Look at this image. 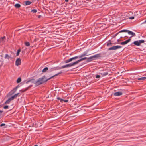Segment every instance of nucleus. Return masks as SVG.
I'll return each instance as SVG.
<instances>
[{
  "label": "nucleus",
  "instance_id": "nucleus-21",
  "mask_svg": "<svg viewBox=\"0 0 146 146\" xmlns=\"http://www.w3.org/2000/svg\"><path fill=\"white\" fill-rule=\"evenodd\" d=\"M21 81V78H19L17 80V83H19Z\"/></svg>",
  "mask_w": 146,
  "mask_h": 146
},
{
  "label": "nucleus",
  "instance_id": "nucleus-27",
  "mask_svg": "<svg viewBox=\"0 0 146 146\" xmlns=\"http://www.w3.org/2000/svg\"><path fill=\"white\" fill-rule=\"evenodd\" d=\"M112 44L111 43H108L107 44V45L108 46H111V45Z\"/></svg>",
  "mask_w": 146,
  "mask_h": 146
},
{
  "label": "nucleus",
  "instance_id": "nucleus-11",
  "mask_svg": "<svg viewBox=\"0 0 146 146\" xmlns=\"http://www.w3.org/2000/svg\"><path fill=\"white\" fill-rule=\"evenodd\" d=\"M131 37H130L129 39L128 40H126V41L121 42V45H125V44H127L131 40Z\"/></svg>",
  "mask_w": 146,
  "mask_h": 146
},
{
  "label": "nucleus",
  "instance_id": "nucleus-29",
  "mask_svg": "<svg viewBox=\"0 0 146 146\" xmlns=\"http://www.w3.org/2000/svg\"><path fill=\"white\" fill-rule=\"evenodd\" d=\"M8 108V106L6 105L3 108L4 109H7Z\"/></svg>",
  "mask_w": 146,
  "mask_h": 146
},
{
  "label": "nucleus",
  "instance_id": "nucleus-24",
  "mask_svg": "<svg viewBox=\"0 0 146 146\" xmlns=\"http://www.w3.org/2000/svg\"><path fill=\"white\" fill-rule=\"evenodd\" d=\"M5 59H8L9 58V56L8 54H6L5 56Z\"/></svg>",
  "mask_w": 146,
  "mask_h": 146
},
{
  "label": "nucleus",
  "instance_id": "nucleus-13",
  "mask_svg": "<svg viewBox=\"0 0 146 146\" xmlns=\"http://www.w3.org/2000/svg\"><path fill=\"white\" fill-rule=\"evenodd\" d=\"M87 57H84V58H82L81 59H80V60H78L77 61H76L77 62V64H78L81 61H82L83 60H84L85 59H87Z\"/></svg>",
  "mask_w": 146,
  "mask_h": 146
},
{
  "label": "nucleus",
  "instance_id": "nucleus-20",
  "mask_svg": "<svg viewBox=\"0 0 146 146\" xmlns=\"http://www.w3.org/2000/svg\"><path fill=\"white\" fill-rule=\"evenodd\" d=\"M25 44L26 46H30V43L28 42H25Z\"/></svg>",
  "mask_w": 146,
  "mask_h": 146
},
{
  "label": "nucleus",
  "instance_id": "nucleus-22",
  "mask_svg": "<svg viewBox=\"0 0 146 146\" xmlns=\"http://www.w3.org/2000/svg\"><path fill=\"white\" fill-rule=\"evenodd\" d=\"M48 69V68L47 67L45 68L43 70L42 72H46L47 70Z\"/></svg>",
  "mask_w": 146,
  "mask_h": 146
},
{
  "label": "nucleus",
  "instance_id": "nucleus-32",
  "mask_svg": "<svg viewBox=\"0 0 146 146\" xmlns=\"http://www.w3.org/2000/svg\"><path fill=\"white\" fill-rule=\"evenodd\" d=\"M3 112V111H0V116L1 115L2 112Z\"/></svg>",
  "mask_w": 146,
  "mask_h": 146
},
{
  "label": "nucleus",
  "instance_id": "nucleus-28",
  "mask_svg": "<svg viewBox=\"0 0 146 146\" xmlns=\"http://www.w3.org/2000/svg\"><path fill=\"white\" fill-rule=\"evenodd\" d=\"M66 65H64V66H62L61 67V68H67V66H66Z\"/></svg>",
  "mask_w": 146,
  "mask_h": 146
},
{
  "label": "nucleus",
  "instance_id": "nucleus-7",
  "mask_svg": "<svg viewBox=\"0 0 146 146\" xmlns=\"http://www.w3.org/2000/svg\"><path fill=\"white\" fill-rule=\"evenodd\" d=\"M144 42V40H141L139 41H135L133 43L136 45L139 46L140 45V44H141L143 43Z\"/></svg>",
  "mask_w": 146,
  "mask_h": 146
},
{
  "label": "nucleus",
  "instance_id": "nucleus-14",
  "mask_svg": "<svg viewBox=\"0 0 146 146\" xmlns=\"http://www.w3.org/2000/svg\"><path fill=\"white\" fill-rule=\"evenodd\" d=\"M57 99L60 100V102H62L63 101H64V102H68V100H64L60 97H58L57 98Z\"/></svg>",
  "mask_w": 146,
  "mask_h": 146
},
{
  "label": "nucleus",
  "instance_id": "nucleus-31",
  "mask_svg": "<svg viewBox=\"0 0 146 146\" xmlns=\"http://www.w3.org/2000/svg\"><path fill=\"white\" fill-rule=\"evenodd\" d=\"M100 77V75H97L96 76V78H99Z\"/></svg>",
  "mask_w": 146,
  "mask_h": 146
},
{
  "label": "nucleus",
  "instance_id": "nucleus-6",
  "mask_svg": "<svg viewBox=\"0 0 146 146\" xmlns=\"http://www.w3.org/2000/svg\"><path fill=\"white\" fill-rule=\"evenodd\" d=\"M19 94V93H17V94H15L14 95L12 96L9 99L7 100L5 103V104H9L10 102L14 99L15 98H16L17 96Z\"/></svg>",
  "mask_w": 146,
  "mask_h": 146
},
{
  "label": "nucleus",
  "instance_id": "nucleus-15",
  "mask_svg": "<svg viewBox=\"0 0 146 146\" xmlns=\"http://www.w3.org/2000/svg\"><path fill=\"white\" fill-rule=\"evenodd\" d=\"M18 88V87L17 86L15 88H14L13 90L11 91V93L12 94H13L16 92Z\"/></svg>",
  "mask_w": 146,
  "mask_h": 146
},
{
  "label": "nucleus",
  "instance_id": "nucleus-34",
  "mask_svg": "<svg viewBox=\"0 0 146 146\" xmlns=\"http://www.w3.org/2000/svg\"><path fill=\"white\" fill-rule=\"evenodd\" d=\"M5 38V37H2L1 39V40H3V39H4Z\"/></svg>",
  "mask_w": 146,
  "mask_h": 146
},
{
  "label": "nucleus",
  "instance_id": "nucleus-18",
  "mask_svg": "<svg viewBox=\"0 0 146 146\" xmlns=\"http://www.w3.org/2000/svg\"><path fill=\"white\" fill-rule=\"evenodd\" d=\"M20 6V5L19 4L17 3L15 5V7L16 8H19Z\"/></svg>",
  "mask_w": 146,
  "mask_h": 146
},
{
  "label": "nucleus",
  "instance_id": "nucleus-8",
  "mask_svg": "<svg viewBox=\"0 0 146 146\" xmlns=\"http://www.w3.org/2000/svg\"><path fill=\"white\" fill-rule=\"evenodd\" d=\"M122 47L119 46H113L109 48L108 49L109 50H116L118 49L121 48Z\"/></svg>",
  "mask_w": 146,
  "mask_h": 146
},
{
  "label": "nucleus",
  "instance_id": "nucleus-5",
  "mask_svg": "<svg viewBox=\"0 0 146 146\" xmlns=\"http://www.w3.org/2000/svg\"><path fill=\"white\" fill-rule=\"evenodd\" d=\"M123 32H127L129 34L132 35V36H135V34L134 33H133V32L131 31H129V30H121L120 31H119V32L117 33V35L119 33Z\"/></svg>",
  "mask_w": 146,
  "mask_h": 146
},
{
  "label": "nucleus",
  "instance_id": "nucleus-2",
  "mask_svg": "<svg viewBox=\"0 0 146 146\" xmlns=\"http://www.w3.org/2000/svg\"><path fill=\"white\" fill-rule=\"evenodd\" d=\"M87 56V53H84V54L81 55L79 56H76L66 60L65 61V63H69L73 60L76 59L78 58H81L85 56Z\"/></svg>",
  "mask_w": 146,
  "mask_h": 146
},
{
  "label": "nucleus",
  "instance_id": "nucleus-23",
  "mask_svg": "<svg viewBox=\"0 0 146 146\" xmlns=\"http://www.w3.org/2000/svg\"><path fill=\"white\" fill-rule=\"evenodd\" d=\"M28 89V88H26L24 90H21L20 91H21V92H24L25 91H26Z\"/></svg>",
  "mask_w": 146,
  "mask_h": 146
},
{
  "label": "nucleus",
  "instance_id": "nucleus-10",
  "mask_svg": "<svg viewBox=\"0 0 146 146\" xmlns=\"http://www.w3.org/2000/svg\"><path fill=\"white\" fill-rule=\"evenodd\" d=\"M21 60L20 58H17L15 62V65L18 66L21 64Z\"/></svg>",
  "mask_w": 146,
  "mask_h": 146
},
{
  "label": "nucleus",
  "instance_id": "nucleus-19",
  "mask_svg": "<svg viewBox=\"0 0 146 146\" xmlns=\"http://www.w3.org/2000/svg\"><path fill=\"white\" fill-rule=\"evenodd\" d=\"M108 73L107 72H104L103 73H101V74L102 76H106V75H108Z\"/></svg>",
  "mask_w": 146,
  "mask_h": 146
},
{
  "label": "nucleus",
  "instance_id": "nucleus-38",
  "mask_svg": "<svg viewBox=\"0 0 146 146\" xmlns=\"http://www.w3.org/2000/svg\"><path fill=\"white\" fill-rule=\"evenodd\" d=\"M34 146H38L37 145H34Z\"/></svg>",
  "mask_w": 146,
  "mask_h": 146
},
{
  "label": "nucleus",
  "instance_id": "nucleus-36",
  "mask_svg": "<svg viewBox=\"0 0 146 146\" xmlns=\"http://www.w3.org/2000/svg\"><path fill=\"white\" fill-rule=\"evenodd\" d=\"M68 0H65V1L66 2H68Z\"/></svg>",
  "mask_w": 146,
  "mask_h": 146
},
{
  "label": "nucleus",
  "instance_id": "nucleus-25",
  "mask_svg": "<svg viewBox=\"0 0 146 146\" xmlns=\"http://www.w3.org/2000/svg\"><path fill=\"white\" fill-rule=\"evenodd\" d=\"M21 51V50L20 49H19L17 50V55L18 56L19 55V53Z\"/></svg>",
  "mask_w": 146,
  "mask_h": 146
},
{
  "label": "nucleus",
  "instance_id": "nucleus-1",
  "mask_svg": "<svg viewBox=\"0 0 146 146\" xmlns=\"http://www.w3.org/2000/svg\"><path fill=\"white\" fill-rule=\"evenodd\" d=\"M62 72L58 73L51 77L48 79H46L45 76H43L42 77L38 79L37 81H35V85L36 86H38L41 84L47 81L48 80L50 79L55 76L58 75L59 74H61Z\"/></svg>",
  "mask_w": 146,
  "mask_h": 146
},
{
  "label": "nucleus",
  "instance_id": "nucleus-17",
  "mask_svg": "<svg viewBox=\"0 0 146 146\" xmlns=\"http://www.w3.org/2000/svg\"><path fill=\"white\" fill-rule=\"evenodd\" d=\"M139 80H143L146 79V77H143L138 79Z\"/></svg>",
  "mask_w": 146,
  "mask_h": 146
},
{
  "label": "nucleus",
  "instance_id": "nucleus-9",
  "mask_svg": "<svg viewBox=\"0 0 146 146\" xmlns=\"http://www.w3.org/2000/svg\"><path fill=\"white\" fill-rule=\"evenodd\" d=\"M77 64L76 61L73 63H71L68 64H66L67 67H70L73 66H75Z\"/></svg>",
  "mask_w": 146,
  "mask_h": 146
},
{
  "label": "nucleus",
  "instance_id": "nucleus-30",
  "mask_svg": "<svg viewBox=\"0 0 146 146\" xmlns=\"http://www.w3.org/2000/svg\"><path fill=\"white\" fill-rule=\"evenodd\" d=\"M5 124H4V123H2L0 125V126L1 127H2L3 126H5Z\"/></svg>",
  "mask_w": 146,
  "mask_h": 146
},
{
  "label": "nucleus",
  "instance_id": "nucleus-33",
  "mask_svg": "<svg viewBox=\"0 0 146 146\" xmlns=\"http://www.w3.org/2000/svg\"><path fill=\"white\" fill-rule=\"evenodd\" d=\"M129 18H134V17L133 16H132L129 17Z\"/></svg>",
  "mask_w": 146,
  "mask_h": 146
},
{
  "label": "nucleus",
  "instance_id": "nucleus-37",
  "mask_svg": "<svg viewBox=\"0 0 146 146\" xmlns=\"http://www.w3.org/2000/svg\"><path fill=\"white\" fill-rule=\"evenodd\" d=\"M41 17V15H39L38 16V18H40Z\"/></svg>",
  "mask_w": 146,
  "mask_h": 146
},
{
  "label": "nucleus",
  "instance_id": "nucleus-3",
  "mask_svg": "<svg viewBox=\"0 0 146 146\" xmlns=\"http://www.w3.org/2000/svg\"><path fill=\"white\" fill-rule=\"evenodd\" d=\"M35 80L34 79H31L27 81L26 84L29 85L27 87L29 89L33 86V84H35Z\"/></svg>",
  "mask_w": 146,
  "mask_h": 146
},
{
  "label": "nucleus",
  "instance_id": "nucleus-4",
  "mask_svg": "<svg viewBox=\"0 0 146 146\" xmlns=\"http://www.w3.org/2000/svg\"><path fill=\"white\" fill-rule=\"evenodd\" d=\"M100 57V55L97 54L94 56L90 57L87 58V61L88 62H90L92 61L95 60L96 58Z\"/></svg>",
  "mask_w": 146,
  "mask_h": 146
},
{
  "label": "nucleus",
  "instance_id": "nucleus-12",
  "mask_svg": "<svg viewBox=\"0 0 146 146\" xmlns=\"http://www.w3.org/2000/svg\"><path fill=\"white\" fill-rule=\"evenodd\" d=\"M122 94V93L121 92H117L114 94V95L116 96H120Z\"/></svg>",
  "mask_w": 146,
  "mask_h": 146
},
{
  "label": "nucleus",
  "instance_id": "nucleus-35",
  "mask_svg": "<svg viewBox=\"0 0 146 146\" xmlns=\"http://www.w3.org/2000/svg\"><path fill=\"white\" fill-rule=\"evenodd\" d=\"M146 23V20L144 22L142 23Z\"/></svg>",
  "mask_w": 146,
  "mask_h": 146
},
{
  "label": "nucleus",
  "instance_id": "nucleus-26",
  "mask_svg": "<svg viewBox=\"0 0 146 146\" xmlns=\"http://www.w3.org/2000/svg\"><path fill=\"white\" fill-rule=\"evenodd\" d=\"M31 12L35 13L37 12V10L36 9H33L31 11Z\"/></svg>",
  "mask_w": 146,
  "mask_h": 146
},
{
  "label": "nucleus",
  "instance_id": "nucleus-16",
  "mask_svg": "<svg viewBox=\"0 0 146 146\" xmlns=\"http://www.w3.org/2000/svg\"><path fill=\"white\" fill-rule=\"evenodd\" d=\"M25 3L26 5H29L31 4L32 3V2L29 1H25Z\"/></svg>",
  "mask_w": 146,
  "mask_h": 146
}]
</instances>
